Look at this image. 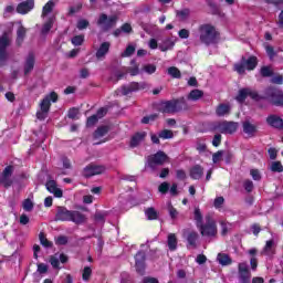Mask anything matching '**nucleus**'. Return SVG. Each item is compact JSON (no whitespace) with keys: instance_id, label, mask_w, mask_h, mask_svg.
Returning <instances> with one entry per match:
<instances>
[{"instance_id":"40","label":"nucleus","mask_w":283,"mask_h":283,"mask_svg":"<svg viewBox=\"0 0 283 283\" xmlns=\"http://www.w3.org/2000/svg\"><path fill=\"white\" fill-rule=\"evenodd\" d=\"M145 216L148 220H158V212L154 208L146 209Z\"/></svg>"},{"instance_id":"63","label":"nucleus","mask_w":283,"mask_h":283,"mask_svg":"<svg viewBox=\"0 0 283 283\" xmlns=\"http://www.w3.org/2000/svg\"><path fill=\"white\" fill-rule=\"evenodd\" d=\"M55 244L57 245H65L67 244V237L65 235H60L55 239Z\"/></svg>"},{"instance_id":"42","label":"nucleus","mask_w":283,"mask_h":283,"mask_svg":"<svg viewBox=\"0 0 283 283\" xmlns=\"http://www.w3.org/2000/svg\"><path fill=\"white\" fill-rule=\"evenodd\" d=\"M271 171H274L276 174H282L283 171V166H282V163L280 161H273L271 164V167H270Z\"/></svg>"},{"instance_id":"58","label":"nucleus","mask_w":283,"mask_h":283,"mask_svg":"<svg viewBox=\"0 0 283 283\" xmlns=\"http://www.w3.org/2000/svg\"><path fill=\"white\" fill-rule=\"evenodd\" d=\"M98 123V117L96 115H92L87 118L86 125L87 127H94L95 124Z\"/></svg>"},{"instance_id":"17","label":"nucleus","mask_w":283,"mask_h":283,"mask_svg":"<svg viewBox=\"0 0 283 283\" xmlns=\"http://www.w3.org/2000/svg\"><path fill=\"white\" fill-rule=\"evenodd\" d=\"M14 172V167L7 166L2 174L0 175V184L3 187H10L12 185V174Z\"/></svg>"},{"instance_id":"2","label":"nucleus","mask_w":283,"mask_h":283,"mask_svg":"<svg viewBox=\"0 0 283 283\" xmlns=\"http://www.w3.org/2000/svg\"><path fill=\"white\" fill-rule=\"evenodd\" d=\"M182 109H188L185 97L165 101L159 104V112H163V114H178V112H182Z\"/></svg>"},{"instance_id":"11","label":"nucleus","mask_w":283,"mask_h":283,"mask_svg":"<svg viewBox=\"0 0 283 283\" xmlns=\"http://www.w3.org/2000/svg\"><path fill=\"white\" fill-rule=\"evenodd\" d=\"M213 129L220 132V134H235L238 132V123L234 122H221L213 126Z\"/></svg>"},{"instance_id":"16","label":"nucleus","mask_w":283,"mask_h":283,"mask_svg":"<svg viewBox=\"0 0 283 283\" xmlns=\"http://www.w3.org/2000/svg\"><path fill=\"white\" fill-rule=\"evenodd\" d=\"M99 174H105V166L91 164L84 168L85 178H92V176H99Z\"/></svg>"},{"instance_id":"7","label":"nucleus","mask_w":283,"mask_h":283,"mask_svg":"<svg viewBox=\"0 0 283 283\" xmlns=\"http://www.w3.org/2000/svg\"><path fill=\"white\" fill-rule=\"evenodd\" d=\"M265 98H268L272 105H276V107H283V92L277 88H266L265 90Z\"/></svg>"},{"instance_id":"44","label":"nucleus","mask_w":283,"mask_h":283,"mask_svg":"<svg viewBox=\"0 0 283 283\" xmlns=\"http://www.w3.org/2000/svg\"><path fill=\"white\" fill-rule=\"evenodd\" d=\"M168 74L169 76H171L172 78H180V70H178V67L176 66H170L168 69Z\"/></svg>"},{"instance_id":"19","label":"nucleus","mask_w":283,"mask_h":283,"mask_svg":"<svg viewBox=\"0 0 283 283\" xmlns=\"http://www.w3.org/2000/svg\"><path fill=\"white\" fill-rule=\"evenodd\" d=\"M145 260H146L145 252L143 251L137 252V254L135 255V266L139 275H145Z\"/></svg>"},{"instance_id":"48","label":"nucleus","mask_w":283,"mask_h":283,"mask_svg":"<svg viewBox=\"0 0 283 283\" xmlns=\"http://www.w3.org/2000/svg\"><path fill=\"white\" fill-rule=\"evenodd\" d=\"M39 238H40V242H41L42 247H45L46 249H50V247H52V242H50L45 238V234L43 232L40 233Z\"/></svg>"},{"instance_id":"27","label":"nucleus","mask_w":283,"mask_h":283,"mask_svg":"<svg viewBox=\"0 0 283 283\" xmlns=\"http://www.w3.org/2000/svg\"><path fill=\"white\" fill-rule=\"evenodd\" d=\"M217 262H219L221 266H229L233 263V260H231V256H229L227 253H219L217 255Z\"/></svg>"},{"instance_id":"53","label":"nucleus","mask_w":283,"mask_h":283,"mask_svg":"<svg viewBox=\"0 0 283 283\" xmlns=\"http://www.w3.org/2000/svg\"><path fill=\"white\" fill-rule=\"evenodd\" d=\"M134 52H136V46L134 45H128L126 48V50L122 53V56H132V54H134Z\"/></svg>"},{"instance_id":"54","label":"nucleus","mask_w":283,"mask_h":283,"mask_svg":"<svg viewBox=\"0 0 283 283\" xmlns=\"http://www.w3.org/2000/svg\"><path fill=\"white\" fill-rule=\"evenodd\" d=\"M222 156H224V151H222V150L214 153L212 155V163H214V164L220 163V160H222Z\"/></svg>"},{"instance_id":"12","label":"nucleus","mask_w":283,"mask_h":283,"mask_svg":"<svg viewBox=\"0 0 283 283\" xmlns=\"http://www.w3.org/2000/svg\"><path fill=\"white\" fill-rule=\"evenodd\" d=\"M250 96L253 101H260V95L253 88H241L235 97L238 103H244L247 97Z\"/></svg>"},{"instance_id":"59","label":"nucleus","mask_w":283,"mask_h":283,"mask_svg":"<svg viewBox=\"0 0 283 283\" xmlns=\"http://www.w3.org/2000/svg\"><path fill=\"white\" fill-rule=\"evenodd\" d=\"M144 72H146V74H155L156 73V65H154V64H146L144 66Z\"/></svg>"},{"instance_id":"20","label":"nucleus","mask_w":283,"mask_h":283,"mask_svg":"<svg viewBox=\"0 0 283 283\" xmlns=\"http://www.w3.org/2000/svg\"><path fill=\"white\" fill-rule=\"evenodd\" d=\"M31 10H34V0H27L17 7L18 14H28Z\"/></svg>"},{"instance_id":"28","label":"nucleus","mask_w":283,"mask_h":283,"mask_svg":"<svg viewBox=\"0 0 283 283\" xmlns=\"http://www.w3.org/2000/svg\"><path fill=\"white\" fill-rule=\"evenodd\" d=\"M217 116H229L231 114V105L220 104L216 109Z\"/></svg>"},{"instance_id":"62","label":"nucleus","mask_w":283,"mask_h":283,"mask_svg":"<svg viewBox=\"0 0 283 283\" xmlns=\"http://www.w3.org/2000/svg\"><path fill=\"white\" fill-rule=\"evenodd\" d=\"M243 187H244L245 191H248V193H251V191H253V181H251L249 179L245 180L243 182Z\"/></svg>"},{"instance_id":"1","label":"nucleus","mask_w":283,"mask_h":283,"mask_svg":"<svg viewBox=\"0 0 283 283\" xmlns=\"http://www.w3.org/2000/svg\"><path fill=\"white\" fill-rule=\"evenodd\" d=\"M55 220L61 222H74L75 224H83L85 222V214L76 210H67L65 207H59L55 214Z\"/></svg>"},{"instance_id":"9","label":"nucleus","mask_w":283,"mask_h":283,"mask_svg":"<svg viewBox=\"0 0 283 283\" xmlns=\"http://www.w3.org/2000/svg\"><path fill=\"white\" fill-rule=\"evenodd\" d=\"M145 87H147V83L145 82H132L122 86L119 88V94H122V96H129V94H134V92H140V90H145Z\"/></svg>"},{"instance_id":"15","label":"nucleus","mask_w":283,"mask_h":283,"mask_svg":"<svg viewBox=\"0 0 283 283\" xmlns=\"http://www.w3.org/2000/svg\"><path fill=\"white\" fill-rule=\"evenodd\" d=\"M239 280L241 283H250L251 282V271H249V265L247 262L239 263Z\"/></svg>"},{"instance_id":"39","label":"nucleus","mask_w":283,"mask_h":283,"mask_svg":"<svg viewBox=\"0 0 283 283\" xmlns=\"http://www.w3.org/2000/svg\"><path fill=\"white\" fill-rule=\"evenodd\" d=\"M243 132H244V134H248L249 136H253V134L255 132V125H253L249 122H244L243 123Z\"/></svg>"},{"instance_id":"37","label":"nucleus","mask_w":283,"mask_h":283,"mask_svg":"<svg viewBox=\"0 0 283 283\" xmlns=\"http://www.w3.org/2000/svg\"><path fill=\"white\" fill-rule=\"evenodd\" d=\"M109 132V126H99L95 132H94V138H103Z\"/></svg>"},{"instance_id":"45","label":"nucleus","mask_w":283,"mask_h":283,"mask_svg":"<svg viewBox=\"0 0 283 283\" xmlns=\"http://www.w3.org/2000/svg\"><path fill=\"white\" fill-rule=\"evenodd\" d=\"M168 213H169L171 220H176V218H178V210L176 208H174L171 202H168Z\"/></svg>"},{"instance_id":"25","label":"nucleus","mask_w":283,"mask_h":283,"mask_svg":"<svg viewBox=\"0 0 283 283\" xmlns=\"http://www.w3.org/2000/svg\"><path fill=\"white\" fill-rule=\"evenodd\" d=\"M203 175L205 168L200 165H196L190 169V178H192V180H200Z\"/></svg>"},{"instance_id":"13","label":"nucleus","mask_w":283,"mask_h":283,"mask_svg":"<svg viewBox=\"0 0 283 283\" xmlns=\"http://www.w3.org/2000/svg\"><path fill=\"white\" fill-rule=\"evenodd\" d=\"M182 235L187 240L188 249H198V240L200 235L196 231L185 229Z\"/></svg>"},{"instance_id":"14","label":"nucleus","mask_w":283,"mask_h":283,"mask_svg":"<svg viewBox=\"0 0 283 283\" xmlns=\"http://www.w3.org/2000/svg\"><path fill=\"white\" fill-rule=\"evenodd\" d=\"M8 45H10V39H8L7 34H3L0 38V67L6 65V61H8Z\"/></svg>"},{"instance_id":"32","label":"nucleus","mask_w":283,"mask_h":283,"mask_svg":"<svg viewBox=\"0 0 283 283\" xmlns=\"http://www.w3.org/2000/svg\"><path fill=\"white\" fill-rule=\"evenodd\" d=\"M175 43L171 39H166L159 44V50L161 52H167V50H171L174 48Z\"/></svg>"},{"instance_id":"4","label":"nucleus","mask_w":283,"mask_h":283,"mask_svg":"<svg viewBox=\"0 0 283 283\" xmlns=\"http://www.w3.org/2000/svg\"><path fill=\"white\" fill-rule=\"evenodd\" d=\"M200 32V41L205 45H213L216 43V39H218V31L211 24H202L199 28Z\"/></svg>"},{"instance_id":"3","label":"nucleus","mask_w":283,"mask_h":283,"mask_svg":"<svg viewBox=\"0 0 283 283\" xmlns=\"http://www.w3.org/2000/svg\"><path fill=\"white\" fill-rule=\"evenodd\" d=\"M205 220L206 223L198 227L201 235L206 238H216V235H218V224L216 223V219H213V216L211 214H206Z\"/></svg>"},{"instance_id":"6","label":"nucleus","mask_w":283,"mask_h":283,"mask_svg":"<svg viewBox=\"0 0 283 283\" xmlns=\"http://www.w3.org/2000/svg\"><path fill=\"white\" fill-rule=\"evenodd\" d=\"M255 67H258V57L256 56H250L248 59L242 57L240 62L234 64V71L238 72V74H244V72H251Z\"/></svg>"},{"instance_id":"43","label":"nucleus","mask_w":283,"mask_h":283,"mask_svg":"<svg viewBox=\"0 0 283 283\" xmlns=\"http://www.w3.org/2000/svg\"><path fill=\"white\" fill-rule=\"evenodd\" d=\"M159 138H161L163 140L174 138V132H171L169 129H164V130L159 132Z\"/></svg>"},{"instance_id":"49","label":"nucleus","mask_w":283,"mask_h":283,"mask_svg":"<svg viewBox=\"0 0 283 283\" xmlns=\"http://www.w3.org/2000/svg\"><path fill=\"white\" fill-rule=\"evenodd\" d=\"M90 277H92V268L85 266L82 273V280H84V282H87Z\"/></svg>"},{"instance_id":"33","label":"nucleus","mask_w":283,"mask_h":283,"mask_svg":"<svg viewBox=\"0 0 283 283\" xmlns=\"http://www.w3.org/2000/svg\"><path fill=\"white\" fill-rule=\"evenodd\" d=\"M193 220L196 222L197 229L203 224V222H202V211L198 207L195 208Z\"/></svg>"},{"instance_id":"56","label":"nucleus","mask_w":283,"mask_h":283,"mask_svg":"<svg viewBox=\"0 0 283 283\" xmlns=\"http://www.w3.org/2000/svg\"><path fill=\"white\" fill-rule=\"evenodd\" d=\"M69 118L72 120L78 119V109L77 108H71L67 114Z\"/></svg>"},{"instance_id":"46","label":"nucleus","mask_w":283,"mask_h":283,"mask_svg":"<svg viewBox=\"0 0 283 283\" xmlns=\"http://www.w3.org/2000/svg\"><path fill=\"white\" fill-rule=\"evenodd\" d=\"M156 118H158V114H151L142 118V123L143 125H149V123H154Z\"/></svg>"},{"instance_id":"23","label":"nucleus","mask_w":283,"mask_h":283,"mask_svg":"<svg viewBox=\"0 0 283 283\" xmlns=\"http://www.w3.org/2000/svg\"><path fill=\"white\" fill-rule=\"evenodd\" d=\"M266 123L268 125H270V127H274L275 129H281L283 119L277 115H270L266 118Z\"/></svg>"},{"instance_id":"61","label":"nucleus","mask_w":283,"mask_h":283,"mask_svg":"<svg viewBox=\"0 0 283 283\" xmlns=\"http://www.w3.org/2000/svg\"><path fill=\"white\" fill-rule=\"evenodd\" d=\"M36 271L38 273H40V275H45V273H48V265H45L44 263H39Z\"/></svg>"},{"instance_id":"31","label":"nucleus","mask_w":283,"mask_h":283,"mask_svg":"<svg viewBox=\"0 0 283 283\" xmlns=\"http://www.w3.org/2000/svg\"><path fill=\"white\" fill-rule=\"evenodd\" d=\"M28 30L23 27L20 25L17 30V43L19 45H21V43H23V40L25 39V34H27Z\"/></svg>"},{"instance_id":"8","label":"nucleus","mask_w":283,"mask_h":283,"mask_svg":"<svg viewBox=\"0 0 283 283\" xmlns=\"http://www.w3.org/2000/svg\"><path fill=\"white\" fill-rule=\"evenodd\" d=\"M116 21H118V17L116 15H109L102 13L99 15V19L97 20V25L104 30V32H107V30H112L114 25H116Z\"/></svg>"},{"instance_id":"52","label":"nucleus","mask_w":283,"mask_h":283,"mask_svg":"<svg viewBox=\"0 0 283 283\" xmlns=\"http://www.w3.org/2000/svg\"><path fill=\"white\" fill-rule=\"evenodd\" d=\"M261 76H264V77L273 76V70H271L270 66H262Z\"/></svg>"},{"instance_id":"35","label":"nucleus","mask_w":283,"mask_h":283,"mask_svg":"<svg viewBox=\"0 0 283 283\" xmlns=\"http://www.w3.org/2000/svg\"><path fill=\"white\" fill-rule=\"evenodd\" d=\"M205 95V93H202V91L200 90H192L188 96L187 99L188 101H200V98Z\"/></svg>"},{"instance_id":"36","label":"nucleus","mask_w":283,"mask_h":283,"mask_svg":"<svg viewBox=\"0 0 283 283\" xmlns=\"http://www.w3.org/2000/svg\"><path fill=\"white\" fill-rule=\"evenodd\" d=\"M54 10V0H49L42 9V19H45Z\"/></svg>"},{"instance_id":"24","label":"nucleus","mask_w":283,"mask_h":283,"mask_svg":"<svg viewBox=\"0 0 283 283\" xmlns=\"http://www.w3.org/2000/svg\"><path fill=\"white\" fill-rule=\"evenodd\" d=\"M145 138H147V133L146 132H140V133H136L135 135H133L132 139H130V147H138V145H140V143H143V140H145Z\"/></svg>"},{"instance_id":"22","label":"nucleus","mask_w":283,"mask_h":283,"mask_svg":"<svg viewBox=\"0 0 283 283\" xmlns=\"http://www.w3.org/2000/svg\"><path fill=\"white\" fill-rule=\"evenodd\" d=\"M34 63H35L34 53L31 52L27 55L25 61H24L25 76H28V74H30V72H32V70H34Z\"/></svg>"},{"instance_id":"51","label":"nucleus","mask_w":283,"mask_h":283,"mask_svg":"<svg viewBox=\"0 0 283 283\" xmlns=\"http://www.w3.org/2000/svg\"><path fill=\"white\" fill-rule=\"evenodd\" d=\"M22 208L24 211H32L34 209V203L30 199H25L22 203Z\"/></svg>"},{"instance_id":"57","label":"nucleus","mask_w":283,"mask_h":283,"mask_svg":"<svg viewBox=\"0 0 283 283\" xmlns=\"http://www.w3.org/2000/svg\"><path fill=\"white\" fill-rule=\"evenodd\" d=\"M90 25V21L81 19L77 21V30H85Z\"/></svg>"},{"instance_id":"21","label":"nucleus","mask_w":283,"mask_h":283,"mask_svg":"<svg viewBox=\"0 0 283 283\" xmlns=\"http://www.w3.org/2000/svg\"><path fill=\"white\" fill-rule=\"evenodd\" d=\"M45 187L50 193H53L55 198H63V190L59 188L55 180H49Z\"/></svg>"},{"instance_id":"47","label":"nucleus","mask_w":283,"mask_h":283,"mask_svg":"<svg viewBox=\"0 0 283 283\" xmlns=\"http://www.w3.org/2000/svg\"><path fill=\"white\" fill-rule=\"evenodd\" d=\"M85 41V35H75L71 42L75 45V46H78V45H83Z\"/></svg>"},{"instance_id":"5","label":"nucleus","mask_w":283,"mask_h":283,"mask_svg":"<svg viewBox=\"0 0 283 283\" xmlns=\"http://www.w3.org/2000/svg\"><path fill=\"white\" fill-rule=\"evenodd\" d=\"M50 101H52V103H56V101H59V95L56 94V92H52L50 95H46L42 99L40 104L41 112L36 113V117L39 118V120H45V118H48V112H50V107L52 105Z\"/></svg>"},{"instance_id":"55","label":"nucleus","mask_w":283,"mask_h":283,"mask_svg":"<svg viewBox=\"0 0 283 283\" xmlns=\"http://www.w3.org/2000/svg\"><path fill=\"white\" fill-rule=\"evenodd\" d=\"M265 51H266V54H268L269 59L271 61H273V59H275V50L273 49V46L265 45Z\"/></svg>"},{"instance_id":"34","label":"nucleus","mask_w":283,"mask_h":283,"mask_svg":"<svg viewBox=\"0 0 283 283\" xmlns=\"http://www.w3.org/2000/svg\"><path fill=\"white\" fill-rule=\"evenodd\" d=\"M54 21H55V18H54V17L50 18V19L43 24L42 30H41V33L44 34V35L48 34V33L52 30V28L54 27Z\"/></svg>"},{"instance_id":"41","label":"nucleus","mask_w":283,"mask_h":283,"mask_svg":"<svg viewBox=\"0 0 283 283\" xmlns=\"http://www.w3.org/2000/svg\"><path fill=\"white\" fill-rule=\"evenodd\" d=\"M132 65L133 67L127 69L128 74H130V76H138L140 70L138 69L136 61H132Z\"/></svg>"},{"instance_id":"26","label":"nucleus","mask_w":283,"mask_h":283,"mask_svg":"<svg viewBox=\"0 0 283 283\" xmlns=\"http://www.w3.org/2000/svg\"><path fill=\"white\" fill-rule=\"evenodd\" d=\"M273 240H269L265 243V247L261 251V255H266L268 258H272V255H275V248H273Z\"/></svg>"},{"instance_id":"29","label":"nucleus","mask_w":283,"mask_h":283,"mask_svg":"<svg viewBox=\"0 0 283 283\" xmlns=\"http://www.w3.org/2000/svg\"><path fill=\"white\" fill-rule=\"evenodd\" d=\"M167 244L169 251H176L178 249V238L175 233H169L167 238Z\"/></svg>"},{"instance_id":"60","label":"nucleus","mask_w":283,"mask_h":283,"mask_svg":"<svg viewBox=\"0 0 283 283\" xmlns=\"http://www.w3.org/2000/svg\"><path fill=\"white\" fill-rule=\"evenodd\" d=\"M158 191L159 193H167L169 191V184L164 181L161 185H159Z\"/></svg>"},{"instance_id":"18","label":"nucleus","mask_w":283,"mask_h":283,"mask_svg":"<svg viewBox=\"0 0 283 283\" xmlns=\"http://www.w3.org/2000/svg\"><path fill=\"white\" fill-rule=\"evenodd\" d=\"M109 48H112V43L103 42L96 49L95 57L97 59V61H105L107 54H109Z\"/></svg>"},{"instance_id":"38","label":"nucleus","mask_w":283,"mask_h":283,"mask_svg":"<svg viewBox=\"0 0 283 283\" xmlns=\"http://www.w3.org/2000/svg\"><path fill=\"white\" fill-rule=\"evenodd\" d=\"M219 224L221 227V235H227V233H229L233 227V224L224 220L219 221Z\"/></svg>"},{"instance_id":"50","label":"nucleus","mask_w":283,"mask_h":283,"mask_svg":"<svg viewBox=\"0 0 283 283\" xmlns=\"http://www.w3.org/2000/svg\"><path fill=\"white\" fill-rule=\"evenodd\" d=\"M83 8V3L78 2L69 9V14H76V12H81V9Z\"/></svg>"},{"instance_id":"10","label":"nucleus","mask_w":283,"mask_h":283,"mask_svg":"<svg viewBox=\"0 0 283 283\" xmlns=\"http://www.w3.org/2000/svg\"><path fill=\"white\" fill-rule=\"evenodd\" d=\"M167 160H169V157L167 156V154H165V151L163 150H159L155 155L148 157V167L150 169H156V166L165 165Z\"/></svg>"},{"instance_id":"30","label":"nucleus","mask_w":283,"mask_h":283,"mask_svg":"<svg viewBox=\"0 0 283 283\" xmlns=\"http://www.w3.org/2000/svg\"><path fill=\"white\" fill-rule=\"evenodd\" d=\"M177 19L180 21H189V17H191V10L189 9H181L176 12Z\"/></svg>"},{"instance_id":"64","label":"nucleus","mask_w":283,"mask_h":283,"mask_svg":"<svg viewBox=\"0 0 283 283\" xmlns=\"http://www.w3.org/2000/svg\"><path fill=\"white\" fill-rule=\"evenodd\" d=\"M50 264L53 266V269H59V258L54 255L50 256Z\"/></svg>"}]
</instances>
